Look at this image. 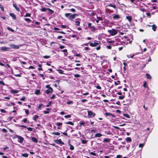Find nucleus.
<instances>
[{"label": "nucleus", "instance_id": "21", "mask_svg": "<svg viewBox=\"0 0 158 158\" xmlns=\"http://www.w3.org/2000/svg\"><path fill=\"white\" fill-rule=\"evenodd\" d=\"M10 92L11 93L13 94H16L18 92V91L16 89L12 90H11Z\"/></svg>", "mask_w": 158, "mask_h": 158}, {"label": "nucleus", "instance_id": "55", "mask_svg": "<svg viewBox=\"0 0 158 158\" xmlns=\"http://www.w3.org/2000/svg\"><path fill=\"white\" fill-rule=\"evenodd\" d=\"M26 98L25 97L23 96L22 98L20 99V100L21 101H24Z\"/></svg>", "mask_w": 158, "mask_h": 158}, {"label": "nucleus", "instance_id": "22", "mask_svg": "<svg viewBox=\"0 0 158 158\" xmlns=\"http://www.w3.org/2000/svg\"><path fill=\"white\" fill-rule=\"evenodd\" d=\"M47 10H48L49 12L50 13L51 15H52L53 14L54 11L52 10L49 8H47Z\"/></svg>", "mask_w": 158, "mask_h": 158}, {"label": "nucleus", "instance_id": "42", "mask_svg": "<svg viewBox=\"0 0 158 158\" xmlns=\"http://www.w3.org/2000/svg\"><path fill=\"white\" fill-rule=\"evenodd\" d=\"M125 96L124 95H123L122 96H119L118 97V98H119V99H123V98H125Z\"/></svg>", "mask_w": 158, "mask_h": 158}, {"label": "nucleus", "instance_id": "53", "mask_svg": "<svg viewBox=\"0 0 158 158\" xmlns=\"http://www.w3.org/2000/svg\"><path fill=\"white\" fill-rule=\"evenodd\" d=\"M62 123H60V122L56 124V125L57 126H61L62 125Z\"/></svg>", "mask_w": 158, "mask_h": 158}, {"label": "nucleus", "instance_id": "33", "mask_svg": "<svg viewBox=\"0 0 158 158\" xmlns=\"http://www.w3.org/2000/svg\"><path fill=\"white\" fill-rule=\"evenodd\" d=\"M108 6L113 7L114 9H115L116 8V6L115 5L113 4H110L108 5Z\"/></svg>", "mask_w": 158, "mask_h": 158}, {"label": "nucleus", "instance_id": "11", "mask_svg": "<svg viewBox=\"0 0 158 158\" xmlns=\"http://www.w3.org/2000/svg\"><path fill=\"white\" fill-rule=\"evenodd\" d=\"M105 115L106 116L110 115L113 118L116 117V116L114 114L110 112H106L105 113Z\"/></svg>", "mask_w": 158, "mask_h": 158}, {"label": "nucleus", "instance_id": "18", "mask_svg": "<svg viewBox=\"0 0 158 158\" xmlns=\"http://www.w3.org/2000/svg\"><path fill=\"white\" fill-rule=\"evenodd\" d=\"M126 18L128 20L129 22L131 23V22L132 18L131 16H127Z\"/></svg>", "mask_w": 158, "mask_h": 158}, {"label": "nucleus", "instance_id": "40", "mask_svg": "<svg viewBox=\"0 0 158 158\" xmlns=\"http://www.w3.org/2000/svg\"><path fill=\"white\" fill-rule=\"evenodd\" d=\"M47 10V8H45V7H44L40 9V10L42 12H45Z\"/></svg>", "mask_w": 158, "mask_h": 158}, {"label": "nucleus", "instance_id": "7", "mask_svg": "<svg viewBox=\"0 0 158 158\" xmlns=\"http://www.w3.org/2000/svg\"><path fill=\"white\" fill-rule=\"evenodd\" d=\"M10 47L12 49H18L19 46V45H15L14 44L10 45Z\"/></svg>", "mask_w": 158, "mask_h": 158}, {"label": "nucleus", "instance_id": "27", "mask_svg": "<svg viewBox=\"0 0 158 158\" xmlns=\"http://www.w3.org/2000/svg\"><path fill=\"white\" fill-rule=\"evenodd\" d=\"M65 123L67 124H70L72 126L74 125L73 123L71 121L66 122V123Z\"/></svg>", "mask_w": 158, "mask_h": 158}, {"label": "nucleus", "instance_id": "30", "mask_svg": "<svg viewBox=\"0 0 158 158\" xmlns=\"http://www.w3.org/2000/svg\"><path fill=\"white\" fill-rule=\"evenodd\" d=\"M24 19L25 20V21L28 23H30L31 21V20L28 18H25Z\"/></svg>", "mask_w": 158, "mask_h": 158}, {"label": "nucleus", "instance_id": "25", "mask_svg": "<svg viewBox=\"0 0 158 158\" xmlns=\"http://www.w3.org/2000/svg\"><path fill=\"white\" fill-rule=\"evenodd\" d=\"M38 117H39V116L38 115H35L34 117V118H33V120L35 122H36L37 121V119L38 118Z\"/></svg>", "mask_w": 158, "mask_h": 158}, {"label": "nucleus", "instance_id": "36", "mask_svg": "<svg viewBox=\"0 0 158 158\" xmlns=\"http://www.w3.org/2000/svg\"><path fill=\"white\" fill-rule=\"evenodd\" d=\"M7 29L8 30H9L12 32H14L15 31L13 29H12V28H11L9 27H7Z\"/></svg>", "mask_w": 158, "mask_h": 158}, {"label": "nucleus", "instance_id": "48", "mask_svg": "<svg viewBox=\"0 0 158 158\" xmlns=\"http://www.w3.org/2000/svg\"><path fill=\"white\" fill-rule=\"evenodd\" d=\"M27 129H28V131H32L33 130V128H32L31 127H29L28 128H27Z\"/></svg>", "mask_w": 158, "mask_h": 158}, {"label": "nucleus", "instance_id": "4", "mask_svg": "<svg viewBox=\"0 0 158 158\" xmlns=\"http://www.w3.org/2000/svg\"><path fill=\"white\" fill-rule=\"evenodd\" d=\"M15 137L19 139V140H18V141L20 143H22L24 140V138L23 137L18 135H16Z\"/></svg>", "mask_w": 158, "mask_h": 158}, {"label": "nucleus", "instance_id": "61", "mask_svg": "<svg viewBox=\"0 0 158 158\" xmlns=\"http://www.w3.org/2000/svg\"><path fill=\"white\" fill-rule=\"evenodd\" d=\"M27 119L26 118H24L22 121H23L24 123H26L27 122Z\"/></svg>", "mask_w": 158, "mask_h": 158}, {"label": "nucleus", "instance_id": "63", "mask_svg": "<svg viewBox=\"0 0 158 158\" xmlns=\"http://www.w3.org/2000/svg\"><path fill=\"white\" fill-rule=\"evenodd\" d=\"M2 131H3V132H5V133L7 131V130L5 128H3L2 129Z\"/></svg>", "mask_w": 158, "mask_h": 158}, {"label": "nucleus", "instance_id": "62", "mask_svg": "<svg viewBox=\"0 0 158 158\" xmlns=\"http://www.w3.org/2000/svg\"><path fill=\"white\" fill-rule=\"evenodd\" d=\"M106 11H107V12H109V13H110L111 10L110 9H109L106 8Z\"/></svg>", "mask_w": 158, "mask_h": 158}, {"label": "nucleus", "instance_id": "59", "mask_svg": "<svg viewBox=\"0 0 158 158\" xmlns=\"http://www.w3.org/2000/svg\"><path fill=\"white\" fill-rule=\"evenodd\" d=\"M143 146H144V145H143V143H140L139 144V148H141V147H143Z\"/></svg>", "mask_w": 158, "mask_h": 158}, {"label": "nucleus", "instance_id": "5", "mask_svg": "<svg viewBox=\"0 0 158 158\" xmlns=\"http://www.w3.org/2000/svg\"><path fill=\"white\" fill-rule=\"evenodd\" d=\"M54 141L55 143L58 144H61V145L64 144V143L60 139L55 140Z\"/></svg>", "mask_w": 158, "mask_h": 158}, {"label": "nucleus", "instance_id": "38", "mask_svg": "<svg viewBox=\"0 0 158 158\" xmlns=\"http://www.w3.org/2000/svg\"><path fill=\"white\" fill-rule=\"evenodd\" d=\"M87 140H86L83 139H82L81 140V143L82 144H86L87 142Z\"/></svg>", "mask_w": 158, "mask_h": 158}, {"label": "nucleus", "instance_id": "3", "mask_svg": "<svg viewBox=\"0 0 158 158\" xmlns=\"http://www.w3.org/2000/svg\"><path fill=\"white\" fill-rule=\"evenodd\" d=\"M88 115L89 116V118L93 117L95 116V114L94 113H93L91 111L88 110Z\"/></svg>", "mask_w": 158, "mask_h": 158}, {"label": "nucleus", "instance_id": "23", "mask_svg": "<svg viewBox=\"0 0 158 158\" xmlns=\"http://www.w3.org/2000/svg\"><path fill=\"white\" fill-rule=\"evenodd\" d=\"M145 76L147 78L149 79H151L152 77H151V76L149 74L146 73Z\"/></svg>", "mask_w": 158, "mask_h": 158}, {"label": "nucleus", "instance_id": "8", "mask_svg": "<svg viewBox=\"0 0 158 158\" xmlns=\"http://www.w3.org/2000/svg\"><path fill=\"white\" fill-rule=\"evenodd\" d=\"M113 17L114 19H118L120 18V17L119 15L113 14Z\"/></svg>", "mask_w": 158, "mask_h": 158}, {"label": "nucleus", "instance_id": "47", "mask_svg": "<svg viewBox=\"0 0 158 158\" xmlns=\"http://www.w3.org/2000/svg\"><path fill=\"white\" fill-rule=\"evenodd\" d=\"M50 57V56H43V58L45 59H48Z\"/></svg>", "mask_w": 158, "mask_h": 158}, {"label": "nucleus", "instance_id": "64", "mask_svg": "<svg viewBox=\"0 0 158 158\" xmlns=\"http://www.w3.org/2000/svg\"><path fill=\"white\" fill-rule=\"evenodd\" d=\"M116 104H117V105H121L120 102L119 101H118L117 102H116Z\"/></svg>", "mask_w": 158, "mask_h": 158}, {"label": "nucleus", "instance_id": "45", "mask_svg": "<svg viewBox=\"0 0 158 158\" xmlns=\"http://www.w3.org/2000/svg\"><path fill=\"white\" fill-rule=\"evenodd\" d=\"M71 115L70 114H68L67 115H65L64 117L66 118H69L71 117Z\"/></svg>", "mask_w": 158, "mask_h": 158}, {"label": "nucleus", "instance_id": "58", "mask_svg": "<svg viewBox=\"0 0 158 158\" xmlns=\"http://www.w3.org/2000/svg\"><path fill=\"white\" fill-rule=\"evenodd\" d=\"M25 112L27 115H28L29 114V111L28 110H25Z\"/></svg>", "mask_w": 158, "mask_h": 158}, {"label": "nucleus", "instance_id": "54", "mask_svg": "<svg viewBox=\"0 0 158 158\" xmlns=\"http://www.w3.org/2000/svg\"><path fill=\"white\" fill-rule=\"evenodd\" d=\"M97 19H98V20H100V21H102L103 20V19L100 17H97Z\"/></svg>", "mask_w": 158, "mask_h": 158}, {"label": "nucleus", "instance_id": "26", "mask_svg": "<svg viewBox=\"0 0 158 158\" xmlns=\"http://www.w3.org/2000/svg\"><path fill=\"white\" fill-rule=\"evenodd\" d=\"M52 135H60V133L59 132H53L51 133Z\"/></svg>", "mask_w": 158, "mask_h": 158}, {"label": "nucleus", "instance_id": "50", "mask_svg": "<svg viewBox=\"0 0 158 158\" xmlns=\"http://www.w3.org/2000/svg\"><path fill=\"white\" fill-rule=\"evenodd\" d=\"M80 124V126L82 125L83 126H85V122H81Z\"/></svg>", "mask_w": 158, "mask_h": 158}, {"label": "nucleus", "instance_id": "10", "mask_svg": "<svg viewBox=\"0 0 158 158\" xmlns=\"http://www.w3.org/2000/svg\"><path fill=\"white\" fill-rule=\"evenodd\" d=\"M53 89L52 88H50V89H47L46 91V93L47 94H49L50 93H52L53 92Z\"/></svg>", "mask_w": 158, "mask_h": 158}, {"label": "nucleus", "instance_id": "37", "mask_svg": "<svg viewBox=\"0 0 158 158\" xmlns=\"http://www.w3.org/2000/svg\"><path fill=\"white\" fill-rule=\"evenodd\" d=\"M57 71H58V72L59 73L61 74H63V71L61 69H57Z\"/></svg>", "mask_w": 158, "mask_h": 158}, {"label": "nucleus", "instance_id": "19", "mask_svg": "<svg viewBox=\"0 0 158 158\" xmlns=\"http://www.w3.org/2000/svg\"><path fill=\"white\" fill-rule=\"evenodd\" d=\"M31 139L32 141L35 143H37L38 142L37 139L35 138L31 137Z\"/></svg>", "mask_w": 158, "mask_h": 158}, {"label": "nucleus", "instance_id": "12", "mask_svg": "<svg viewBox=\"0 0 158 158\" xmlns=\"http://www.w3.org/2000/svg\"><path fill=\"white\" fill-rule=\"evenodd\" d=\"M9 48H9L6 47H3L1 48V50L3 51H9Z\"/></svg>", "mask_w": 158, "mask_h": 158}, {"label": "nucleus", "instance_id": "31", "mask_svg": "<svg viewBox=\"0 0 158 158\" xmlns=\"http://www.w3.org/2000/svg\"><path fill=\"white\" fill-rule=\"evenodd\" d=\"M22 155L23 156L25 157H27L28 156V154L27 153L22 154Z\"/></svg>", "mask_w": 158, "mask_h": 158}, {"label": "nucleus", "instance_id": "60", "mask_svg": "<svg viewBox=\"0 0 158 158\" xmlns=\"http://www.w3.org/2000/svg\"><path fill=\"white\" fill-rule=\"evenodd\" d=\"M0 84L5 85V84L3 81H0Z\"/></svg>", "mask_w": 158, "mask_h": 158}, {"label": "nucleus", "instance_id": "43", "mask_svg": "<svg viewBox=\"0 0 158 158\" xmlns=\"http://www.w3.org/2000/svg\"><path fill=\"white\" fill-rule=\"evenodd\" d=\"M80 23L79 21H75V25L77 26H79L80 24Z\"/></svg>", "mask_w": 158, "mask_h": 158}, {"label": "nucleus", "instance_id": "20", "mask_svg": "<svg viewBox=\"0 0 158 158\" xmlns=\"http://www.w3.org/2000/svg\"><path fill=\"white\" fill-rule=\"evenodd\" d=\"M103 141L104 142H109L110 140L108 138H106L104 139Z\"/></svg>", "mask_w": 158, "mask_h": 158}, {"label": "nucleus", "instance_id": "46", "mask_svg": "<svg viewBox=\"0 0 158 158\" xmlns=\"http://www.w3.org/2000/svg\"><path fill=\"white\" fill-rule=\"evenodd\" d=\"M73 103V101H69L67 102V104L69 105Z\"/></svg>", "mask_w": 158, "mask_h": 158}, {"label": "nucleus", "instance_id": "32", "mask_svg": "<svg viewBox=\"0 0 158 158\" xmlns=\"http://www.w3.org/2000/svg\"><path fill=\"white\" fill-rule=\"evenodd\" d=\"M31 16V14L29 13H27L24 16V17H30Z\"/></svg>", "mask_w": 158, "mask_h": 158}, {"label": "nucleus", "instance_id": "2", "mask_svg": "<svg viewBox=\"0 0 158 158\" xmlns=\"http://www.w3.org/2000/svg\"><path fill=\"white\" fill-rule=\"evenodd\" d=\"M108 32L110 33L111 35H116L117 33L116 30L114 29H112L111 30H108Z\"/></svg>", "mask_w": 158, "mask_h": 158}, {"label": "nucleus", "instance_id": "52", "mask_svg": "<svg viewBox=\"0 0 158 158\" xmlns=\"http://www.w3.org/2000/svg\"><path fill=\"white\" fill-rule=\"evenodd\" d=\"M74 76L75 77H80V75L79 74H74Z\"/></svg>", "mask_w": 158, "mask_h": 158}, {"label": "nucleus", "instance_id": "57", "mask_svg": "<svg viewBox=\"0 0 158 158\" xmlns=\"http://www.w3.org/2000/svg\"><path fill=\"white\" fill-rule=\"evenodd\" d=\"M43 106V104L41 103L40 104H39V106L38 107V108L39 109H40L42 106Z\"/></svg>", "mask_w": 158, "mask_h": 158}, {"label": "nucleus", "instance_id": "49", "mask_svg": "<svg viewBox=\"0 0 158 158\" xmlns=\"http://www.w3.org/2000/svg\"><path fill=\"white\" fill-rule=\"evenodd\" d=\"M55 32H57L58 33H61L63 34H65V33L63 31H56Z\"/></svg>", "mask_w": 158, "mask_h": 158}, {"label": "nucleus", "instance_id": "56", "mask_svg": "<svg viewBox=\"0 0 158 158\" xmlns=\"http://www.w3.org/2000/svg\"><path fill=\"white\" fill-rule=\"evenodd\" d=\"M0 111L2 113H5L6 112V111L3 109H1L0 110Z\"/></svg>", "mask_w": 158, "mask_h": 158}, {"label": "nucleus", "instance_id": "1", "mask_svg": "<svg viewBox=\"0 0 158 158\" xmlns=\"http://www.w3.org/2000/svg\"><path fill=\"white\" fill-rule=\"evenodd\" d=\"M70 13H66L65 14V16L67 17L70 15L69 19L70 20H73L75 17L76 16H77L78 15L76 14H73L72 15H70Z\"/></svg>", "mask_w": 158, "mask_h": 158}, {"label": "nucleus", "instance_id": "44", "mask_svg": "<svg viewBox=\"0 0 158 158\" xmlns=\"http://www.w3.org/2000/svg\"><path fill=\"white\" fill-rule=\"evenodd\" d=\"M147 82L146 81H144L143 86L144 88L147 87Z\"/></svg>", "mask_w": 158, "mask_h": 158}, {"label": "nucleus", "instance_id": "41", "mask_svg": "<svg viewBox=\"0 0 158 158\" xmlns=\"http://www.w3.org/2000/svg\"><path fill=\"white\" fill-rule=\"evenodd\" d=\"M52 102V101L49 102L48 104L46 105V106L47 107L50 106L51 105Z\"/></svg>", "mask_w": 158, "mask_h": 158}, {"label": "nucleus", "instance_id": "35", "mask_svg": "<svg viewBox=\"0 0 158 158\" xmlns=\"http://www.w3.org/2000/svg\"><path fill=\"white\" fill-rule=\"evenodd\" d=\"M90 28L91 29L92 31H94L95 30L97 29L96 28L94 27V26H92Z\"/></svg>", "mask_w": 158, "mask_h": 158}, {"label": "nucleus", "instance_id": "51", "mask_svg": "<svg viewBox=\"0 0 158 158\" xmlns=\"http://www.w3.org/2000/svg\"><path fill=\"white\" fill-rule=\"evenodd\" d=\"M0 8L2 10V11H4V7H3V6L2 5H1L0 4Z\"/></svg>", "mask_w": 158, "mask_h": 158}, {"label": "nucleus", "instance_id": "16", "mask_svg": "<svg viewBox=\"0 0 158 158\" xmlns=\"http://www.w3.org/2000/svg\"><path fill=\"white\" fill-rule=\"evenodd\" d=\"M10 15L14 19H16V16L15 14L12 13H10Z\"/></svg>", "mask_w": 158, "mask_h": 158}, {"label": "nucleus", "instance_id": "28", "mask_svg": "<svg viewBox=\"0 0 158 158\" xmlns=\"http://www.w3.org/2000/svg\"><path fill=\"white\" fill-rule=\"evenodd\" d=\"M126 141L127 142H131V139L130 137H127L126 139Z\"/></svg>", "mask_w": 158, "mask_h": 158}, {"label": "nucleus", "instance_id": "39", "mask_svg": "<svg viewBox=\"0 0 158 158\" xmlns=\"http://www.w3.org/2000/svg\"><path fill=\"white\" fill-rule=\"evenodd\" d=\"M61 51L62 52H66L67 53L66 54L65 53H64V54L65 55V56H66L67 55V49H64V50H62Z\"/></svg>", "mask_w": 158, "mask_h": 158}, {"label": "nucleus", "instance_id": "29", "mask_svg": "<svg viewBox=\"0 0 158 158\" xmlns=\"http://www.w3.org/2000/svg\"><path fill=\"white\" fill-rule=\"evenodd\" d=\"M123 115L127 118H130V116L128 114H126L124 113L123 114Z\"/></svg>", "mask_w": 158, "mask_h": 158}, {"label": "nucleus", "instance_id": "13", "mask_svg": "<svg viewBox=\"0 0 158 158\" xmlns=\"http://www.w3.org/2000/svg\"><path fill=\"white\" fill-rule=\"evenodd\" d=\"M149 27H150L151 26L149 25H148ZM152 27V29L154 31H155L156 30V28H157V27L155 24H153L151 26Z\"/></svg>", "mask_w": 158, "mask_h": 158}, {"label": "nucleus", "instance_id": "9", "mask_svg": "<svg viewBox=\"0 0 158 158\" xmlns=\"http://www.w3.org/2000/svg\"><path fill=\"white\" fill-rule=\"evenodd\" d=\"M34 62H36V63H37V64H38V66L40 67L39 68H38V69L40 71V70H43V69L42 68V64H40L38 62L36 61H33V63H34Z\"/></svg>", "mask_w": 158, "mask_h": 158}, {"label": "nucleus", "instance_id": "15", "mask_svg": "<svg viewBox=\"0 0 158 158\" xmlns=\"http://www.w3.org/2000/svg\"><path fill=\"white\" fill-rule=\"evenodd\" d=\"M70 140H69L68 141V144L70 146V148L69 149L71 150H73L74 149V147L72 145H71L70 143Z\"/></svg>", "mask_w": 158, "mask_h": 158}, {"label": "nucleus", "instance_id": "34", "mask_svg": "<svg viewBox=\"0 0 158 158\" xmlns=\"http://www.w3.org/2000/svg\"><path fill=\"white\" fill-rule=\"evenodd\" d=\"M89 154L93 156H98L97 154L96 153L93 152H89Z\"/></svg>", "mask_w": 158, "mask_h": 158}, {"label": "nucleus", "instance_id": "6", "mask_svg": "<svg viewBox=\"0 0 158 158\" xmlns=\"http://www.w3.org/2000/svg\"><path fill=\"white\" fill-rule=\"evenodd\" d=\"M89 45L92 47L97 46L99 44V43L97 42H94V43H93L92 42H89Z\"/></svg>", "mask_w": 158, "mask_h": 158}, {"label": "nucleus", "instance_id": "24", "mask_svg": "<svg viewBox=\"0 0 158 158\" xmlns=\"http://www.w3.org/2000/svg\"><path fill=\"white\" fill-rule=\"evenodd\" d=\"M40 90L36 89L35 92V94L37 95H39L40 94Z\"/></svg>", "mask_w": 158, "mask_h": 158}, {"label": "nucleus", "instance_id": "17", "mask_svg": "<svg viewBox=\"0 0 158 158\" xmlns=\"http://www.w3.org/2000/svg\"><path fill=\"white\" fill-rule=\"evenodd\" d=\"M102 136V135L100 133H97L95 134L94 137V138L96 137H101Z\"/></svg>", "mask_w": 158, "mask_h": 158}, {"label": "nucleus", "instance_id": "14", "mask_svg": "<svg viewBox=\"0 0 158 158\" xmlns=\"http://www.w3.org/2000/svg\"><path fill=\"white\" fill-rule=\"evenodd\" d=\"M13 7L16 9V10L18 11H20V9L19 7H18L16 4H13Z\"/></svg>", "mask_w": 158, "mask_h": 158}]
</instances>
